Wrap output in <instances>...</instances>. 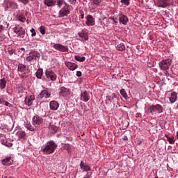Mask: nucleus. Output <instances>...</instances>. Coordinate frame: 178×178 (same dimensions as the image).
<instances>
[{"instance_id":"obj_55","label":"nucleus","mask_w":178,"mask_h":178,"mask_svg":"<svg viewBox=\"0 0 178 178\" xmlns=\"http://www.w3.org/2000/svg\"><path fill=\"white\" fill-rule=\"evenodd\" d=\"M5 40V36L3 34H0V41H3Z\"/></svg>"},{"instance_id":"obj_4","label":"nucleus","mask_w":178,"mask_h":178,"mask_svg":"<svg viewBox=\"0 0 178 178\" xmlns=\"http://www.w3.org/2000/svg\"><path fill=\"white\" fill-rule=\"evenodd\" d=\"M147 112L151 115L162 113L163 112V107L161 104L151 105L147 108Z\"/></svg>"},{"instance_id":"obj_56","label":"nucleus","mask_w":178,"mask_h":178,"mask_svg":"<svg viewBox=\"0 0 178 178\" xmlns=\"http://www.w3.org/2000/svg\"><path fill=\"white\" fill-rule=\"evenodd\" d=\"M136 118H141V113H137L136 114Z\"/></svg>"},{"instance_id":"obj_36","label":"nucleus","mask_w":178,"mask_h":178,"mask_svg":"<svg viewBox=\"0 0 178 178\" xmlns=\"http://www.w3.org/2000/svg\"><path fill=\"white\" fill-rule=\"evenodd\" d=\"M25 127H26V129L28 130H29L30 131H34L35 129H34V126L31 125V123L27 122H25Z\"/></svg>"},{"instance_id":"obj_13","label":"nucleus","mask_w":178,"mask_h":178,"mask_svg":"<svg viewBox=\"0 0 178 178\" xmlns=\"http://www.w3.org/2000/svg\"><path fill=\"white\" fill-rule=\"evenodd\" d=\"M42 123H44V119L40 115L35 114L32 118V124H33V126H40V124H42Z\"/></svg>"},{"instance_id":"obj_19","label":"nucleus","mask_w":178,"mask_h":178,"mask_svg":"<svg viewBox=\"0 0 178 178\" xmlns=\"http://www.w3.org/2000/svg\"><path fill=\"white\" fill-rule=\"evenodd\" d=\"M80 97L81 101H83V102H88V101H90V95L87 90L81 92Z\"/></svg>"},{"instance_id":"obj_29","label":"nucleus","mask_w":178,"mask_h":178,"mask_svg":"<svg viewBox=\"0 0 178 178\" xmlns=\"http://www.w3.org/2000/svg\"><path fill=\"white\" fill-rule=\"evenodd\" d=\"M44 5L51 8V6H55L56 5V0H44Z\"/></svg>"},{"instance_id":"obj_45","label":"nucleus","mask_w":178,"mask_h":178,"mask_svg":"<svg viewBox=\"0 0 178 178\" xmlns=\"http://www.w3.org/2000/svg\"><path fill=\"white\" fill-rule=\"evenodd\" d=\"M90 1H92L94 5L99 6V5H101V3L102 2V0H90Z\"/></svg>"},{"instance_id":"obj_48","label":"nucleus","mask_w":178,"mask_h":178,"mask_svg":"<svg viewBox=\"0 0 178 178\" xmlns=\"http://www.w3.org/2000/svg\"><path fill=\"white\" fill-rule=\"evenodd\" d=\"M121 3H124L126 6H129L130 5V0H121Z\"/></svg>"},{"instance_id":"obj_21","label":"nucleus","mask_w":178,"mask_h":178,"mask_svg":"<svg viewBox=\"0 0 178 178\" xmlns=\"http://www.w3.org/2000/svg\"><path fill=\"white\" fill-rule=\"evenodd\" d=\"M1 163L3 166H10V165H13V159L12 157L8 156L1 161Z\"/></svg>"},{"instance_id":"obj_44","label":"nucleus","mask_w":178,"mask_h":178,"mask_svg":"<svg viewBox=\"0 0 178 178\" xmlns=\"http://www.w3.org/2000/svg\"><path fill=\"white\" fill-rule=\"evenodd\" d=\"M2 144H3V145H5L6 147H10L13 145V143H9L7 140H3L2 142Z\"/></svg>"},{"instance_id":"obj_11","label":"nucleus","mask_w":178,"mask_h":178,"mask_svg":"<svg viewBox=\"0 0 178 178\" xmlns=\"http://www.w3.org/2000/svg\"><path fill=\"white\" fill-rule=\"evenodd\" d=\"M53 48L59 52H69V47L63 46L60 43H56L53 45Z\"/></svg>"},{"instance_id":"obj_47","label":"nucleus","mask_w":178,"mask_h":178,"mask_svg":"<svg viewBox=\"0 0 178 178\" xmlns=\"http://www.w3.org/2000/svg\"><path fill=\"white\" fill-rule=\"evenodd\" d=\"M18 94H23L24 92L23 90V85H19L17 88Z\"/></svg>"},{"instance_id":"obj_1","label":"nucleus","mask_w":178,"mask_h":178,"mask_svg":"<svg viewBox=\"0 0 178 178\" xmlns=\"http://www.w3.org/2000/svg\"><path fill=\"white\" fill-rule=\"evenodd\" d=\"M58 148V145L54 140L47 141L41 149L43 155H51Z\"/></svg>"},{"instance_id":"obj_15","label":"nucleus","mask_w":178,"mask_h":178,"mask_svg":"<svg viewBox=\"0 0 178 178\" xmlns=\"http://www.w3.org/2000/svg\"><path fill=\"white\" fill-rule=\"evenodd\" d=\"M17 71L23 74H29V67L24 64H19L17 66Z\"/></svg>"},{"instance_id":"obj_14","label":"nucleus","mask_w":178,"mask_h":178,"mask_svg":"<svg viewBox=\"0 0 178 178\" xmlns=\"http://www.w3.org/2000/svg\"><path fill=\"white\" fill-rule=\"evenodd\" d=\"M70 94V89L62 86L58 89V95L59 97H67Z\"/></svg>"},{"instance_id":"obj_6","label":"nucleus","mask_w":178,"mask_h":178,"mask_svg":"<svg viewBox=\"0 0 178 178\" xmlns=\"http://www.w3.org/2000/svg\"><path fill=\"white\" fill-rule=\"evenodd\" d=\"M70 14V6L67 3H65V6L60 10L58 13L59 17H67L68 15Z\"/></svg>"},{"instance_id":"obj_18","label":"nucleus","mask_w":178,"mask_h":178,"mask_svg":"<svg viewBox=\"0 0 178 178\" xmlns=\"http://www.w3.org/2000/svg\"><path fill=\"white\" fill-rule=\"evenodd\" d=\"M170 5V0H158L157 6L158 8H167Z\"/></svg>"},{"instance_id":"obj_35","label":"nucleus","mask_w":178,"mask_h":178,"mask_svg":"<svg viewBox=\"0 0 178 178\" xmlns=\"http://www.w3.org/2000/svg\"><path fill=\"white\" fill-rule=\"evenodd\" d=\"M115 48L117 51H126V46L124 45V43H120L117 44Z\"/></svg>"},{"instance_id":"obj_57","label":"nucleus","mask_w":178,"mask_h":178,"mask_svg":"<svg viewBox=\"0 0 178 178\" xmlns=\"http://www.w3.org/2000/svg\"><path fill=\"white\" fill-rule=\"evenodd\" d=\"M164 72H165V76H168V70H164Z\"/></svg>"},{"instance_id":"obj_24","label":"nucleus","mask_w":178,"mask_h":178,"mask_svg":"<svg viewBox=\"0 0 178 178\" xmlns=\"http://www.w3.org/2000/svg\"><path fill=\"white\" fill-rule=\"evenodd\" d=\"M116 98V95L115 93H112L111 95H107L106 97L105 103L106 105H109Z\"/></svg>"},{"instance_id":"obj_17","label":"nucleus","mask_w":178,"mask_h":178,"mask_svg":"<svg viewBox=\"0 0 178 178\" xmlns=\"http://www.w3.org/2000/svg\"><path fill=\"white\" fill-rule=\"evenodd\" d=\"M79 166L83 172H87L88 173L91 170V166L84 161H81Z\"/></svg>"},{"instance_id":"obj_32","label":"nucleus","mask_w":178,"mask_h":178,"mask_svg":"<svg viewBox=\"0 0 178 178\" xmlns=\"http://www.w3.org/2000/svg\"><path fill=\"white\" fill-rule=\"evenodd\" d=\"M49 129L51 134H55V133H58V131L59 130V128L56 127V125H50Z\"/></svg>"},{"instance_id":"obj_59","label":"nucleus","mask_w":178,"mask_h":178,"mask_svg":"<svg viewBox=\"0 0 178 178\" xmlns=\"http://www.w3.org/2000/svg\"><path fill=\"white\" fill-rule=\"evenodd\" d=\"M124 140H127V136H126V138H124Z\"/></svg>"},{"instance_id":"obj_5","label":"nucleus","mask_w":178,"mask_h":178,"mask_svg":"<svg viewBox=\"0 0 178 178\" xmlns=\"http://www.w3.org/2000/svg\"><path fill=\"white\" fill-rule=\"evenodd\" d=\"M172 65V59L170 58H166L161 60L159 63V66L161 69V70H169V68L170 67V65Z\"/></svg>"},{"instance_id":"obj_60","label":"nucleus","mask_w":178,"mask_h":178,"mask_svg":"<svg viewBox=\"0 0 178 178\" xmlns=\"http://www.w3.org/2000/svg\"><path fill=\"white\" fill-rule=\"evenodd\" d=\"M177 109H178V105L177 106Z\"/></svg>"},{"instance_id":"obj_33","label":"nucleus","mask_w":178,"mask_h":178,"mask_svg":"<svg viewBox=\"0 0 178 178\" xmlns=\"http://www.w3.org/2000/svg\"><path fill=\"white\" fill-rule=\"evenodd\" d=\"M17 20H19V22L24 23V22H26V15H24V13H21L19 15L17 16Z\"/></svg>"},{"instance_id":"obj_34","label":"nucleus","mask_w":178,"mask_h":178,"mask_svg":"<svg viewBox=\"0 0 178 178\" xmlns=\"http://www.w3.org/2000/svg\"><path fill=\"white\" fill-rule=\"evenodd\" d=\"M8 27H9V24L5 21H3L2 24H0V33H2L5 29H8Z\"/></svg>"},{"instance_id":"obj_28","label":"nucleus","mask_w":178,"mask_h":178,"mask_svg":"<svg viewBox=\"0 0 178 178\" xmlns=\"http://www.w3.org/2000/svg\"><path fill=\"white\" fill-rule=\"evenodd\" d=\"M97 8H98V6L94 4L92 1L88 3V9L91 13H95Z\"/></svg>"},{"instance_id":"obj_51","label":"nucleus","mask_w":178,"mask_h":178,"mask_svg":"<svg viewBox=\"0 0 178 178\" xmlns=\"http://www.w3.org/2000/svg\"><path fill=\"white\" fill-rule=\"evenodd\" d=\"M18 1L23 3V5H27L29 2V0H18Z\"/></svg>"},{"instance_id":"obj_31","label":"nucleus","mask_w":178,"mask_h":178,"mask_svg":"<svg viewBox=\"0 0 178 178\" xmlns=\"http://www.w3.org/2000/svg\"><path fill=\"white\" fill-rule=\"evenodd\" d=\"M44 74V70L42 68H38L35 72V76L37 79H42V75Z\"/></svg>"},{"instance_id":"obj_42","label":"nucleus","mask_w":178,"mask_h":178,"mask_svg":"<svg viewBox=\"0 0 178 178\" xmlns=\"http://www.w3.org/2000/svg\"><path fill=\"white\" fill-rule=\"evenodd\" d=\"M39 31H40V33L42 34V35H45V33H46L45 26H41L39 28Z\"/></svg>"},{"instance_id":"obj_30","label":"nucleus","mask_w":178,"mask_h":178,"mask_svg":"<svg viewBox=\"0 0 178 178\" xmlns=\"http://www.w3.org/2000/svg\"><path fill=\"white\" fill-rule=\"evenodd\" d=\"M6 78L0 79V91H3L6 88Z\"/></svg>"},{"instance_id":"obj_43","label":"nucleus","mask_w":178,"mask_h":178,"mask_svg":"<svg viewBox=\"0 0 178 178\" xmlns=\"http://www.w3.org/2000/svg\"><path fill=\"white\" fill-rule=\"evenodd\" d=\"M7 51H8V53L10 55V56H12V55H13V54H16V49H10V47H9Z\"/></svg>"},{"instance_id":"obj_50","label":"nucleus","mask_w":178,"mask_h":178,"mask_svg":"<svg viewBox=\"0 0 178 178\" xmlns=\"http://www.w3.org/2000/svg\"><path fill=\"white\" fill-rule=\"evenodd\" d=\"M79 19H84V11L83 10H79Z\"/></svg>"},{"instance_id":"obj_61","label":"nucleus","mask_w":178,"mask_h":178,"mask_svg":"<svg viewBox=\"0 0 178 178\" xmlns=\"http://www.w3.org/2000/svg\"><path fill=\"white\" fill-rule=\"evenodd\" d=\"M4 178H8V177H5Z\"/></svg>"},{"instance_id":"obj_53","label":"nucleus","mask_w":178,"mask_h":178,"mask_svg":"<svg viewBox=\"0 0 178 178\" xmlns=\"http://www.w3.org/2000/svg\"><path fill=\"white\" fill-rule=\"evenodd\" d=\"M81 74H82L81 71H77L76 76H77V77H81Z\"/></svg>"},{"instance_id":"obj_39","label":"nucleus","mask_w":178,"mask_h":178,"mask_svg":"<svg viewBox=\"0 0 178 178\" xmlns=\"http://www.w3.org/2000/svg\"><path fill=\"white\" fill-rule=\"evenodd\" d=\"M65 5V0H56V5H57L58 8H62V5Z\"/></svg>"},{"instance_id":"obj_52","label":"nucleus","mask_w":178,"mask_h":178,"mask_svg":"<svg viewBox=\"0 0 178 178\" xmlns=\"http://www.w3.org/2000/svg\"><path fill=\"white\" fill-rule=\"evenodd\" d=\"M68 2H70L71 5H74L76 4V0H68Z\"/></svg>"},{"instance_id":"obj_40","label":"nucleus","mask_w":178,"mask_h":178,"mask_svg":"<svg viewBox=\"0 0 178 178\" xmlns=\"http://www.w3.org/2000/svg\"><path fill=\"white\" fill-rule=\"evenodd\" d=\"M109 20H112L113 22V23L118 24L119 22V18H118V14L115 16L113 17H110Z\"/></svg>"},{"instance_id":"obj_2","label":"nucleus","mask_w":178,"mask_h":178,"mask_svg":"<svg viewBox=\"0 0 178 178\" xmlns=\"http://www.w3.org/2000/svg\"><path fill=\"white\" fill-rule=\"evenodd\" d=\"M41 58V54L37 50H31L29 51V55L26 57V62H35L37 59Z\"/></svg>"},{"instance_id":"obj_10","label":"nucleus","mask_w":178,"mask_h":178,"mask_svg":"<svg viewBox=\"0 0 178 178\" xmlns=\"http://www.w3.org/2000/svg\"><path fill=\"white\" fill-rule=\"evenodd\" d=\"M99 24L102 26L103 29H106L107 27H109V24H111V22L109 21V18L102 16L99 19Z\"/></svg>"},{"instance_id":"obj_49","label":"nucleus","mask_w":178,"mask_h":178,"mask_svg":"<svg viewBox=\"0 0 178 178\" xmlns=\"http://www.w3.org/2000/svg\"><path fill=\"white\" fill-rule=\"evenodd\" d=\"M31 37H35V35H37V33L35 32V29L34 28H32L31 29Z\"/></svg>"},{"instance_id":"obj_3","label":"nucleus","mask_w":178,"mask_h":178,"mask_svg":"<svg viewBox=\"0 0 178 178\" xmlns=\"http://www.w3.org/2000/svg\"><path fill=\"white\" fill-rule=\"evenodd\" d=\"M17 3H15L14 1H4L3 3V8L5 10V12H8V10H16L18 8ZM10 9V10H9Z\"/></svg>"},{"instance_id":"obj_54","label":"nucleus","mask_w":178,"mask_h":178,"mask_svg":"<svg viewBox=\"0 0 178 178\" xmlns=\"http://www.w3.org/2000/svg\"><path fill=\"white\" fill-rule=\"evenodd\" d=\"M19 51H22V55H24V54H26V49H24V47H21L19 49Z\"/></svg>"},{"instance_id":"obj_12","label":"nucleus","mask_w":178,"mask_h":178,"mask_svg":"<svg viewBox=\"0 0 178 178\" xmlns=\"http://www.w3.org/2000/svg\"><path fill=\"white\" fill-rule=\"evenodd\" d=\"M51 94L49 89L44 88V89L40 92L38 97L40 99H42V98H46V99H47V98H51Z\"/></svg>"},{"instance_id":"obj_37","label":"nucleus","mask_w":178,"mask_h":178,"mask_svg":"<svg viewBox=\"0 0 178 178\" xmlns=\"http://www.w3.org/2000/svg\"><path fill=\"white\" fill-rule=\"evenodd\" d=\"M120 94L122 95V97H123V98H124V99H127V98H129V96L127 95V92L124 88L120 90Z\"/></svg>"},{"instance_id":"obj_22","label":"nucleus","mask_w":178,"mask_h":178,"mask_svg":"<svg viewBox=\"0 0 178 178\" xmlns=\"http://www.w3.org/2000/svg\"><path fill=\"white\" fill-rule=\"evenodd\" d=\"M78 35L80 38H82L83 41H87V40H88V33L84 29H82L81 31L79 32Z\"/></svg>"},{"instance_id":"obj_25","label":"nucleus","mask_w":178,"mask_h":178,"mask_svg":"<svg viewBox=\"0 0 178 178\" xmlns=\"http://www.w3.org/2000/svg\"><path fill=\"white\" fill-rule=\"evenodd\" d=\"M49 108L51 111H58V108H59V103L55 100H53L49 103Z\"/></svg>"},{"instance_id":"obj_20","label":"nucleus","mask_w":178,"mask_h":178,"mask_svg":"<svg viewBox=\"0 0 178 178\" xmlns=\"http://www.w3.org/2000/svg\"><path fill=\"white\" fill-rule=\"evenodd\" d=\"M86 24L88 26H94L95 24V18L91 15H88L86 17Z\"/></svg>"},{"instance_id":"obj_23","label":"nucleus","mask_w":178,"mask_h":178,"mask_svg":"<svg viewBox=\"0 0 178 178\" xmlns=\"http://www.w3.org/2000/svg\"><path fill=\"white\" fill-rule=\"evenodd\" d=\"M65 65L68 67L69 70H72V72L79 67V65L69 61L65 63Z\"/></svg>"},{"instance_id":"obj_27","label":"nucleus","mask_w":178,"mask_h":178,"mask_svg":"<svg viewBox=\"0 0 178 178\" xmlns=\"http://www.w3.org/2000/svg\"><path fill=\"white\" fill-rule=\"evenodd\" d=\"M177 93L176 92H172L169 97V101L170 104H175L177 101Z\"/></svg>"},{"instance_id":"obj_26","label":"nucleus","mask_w":178,"mask_h":178,"mask_svg":"<svg viewBox=\"0 0 178 178\" xmlns=\"http://www.w3.org/2000/svg\"><path fill=\"white\" fill-rule=\"evenodd\" d=\"M0 105H5V106H8V108H12V106H13V105L12 104H10V103H9V102L6 101L5 97H3V95H2L0 97Z\"/></svg>"},{"instance_id":"obj_7","label":"nucleus","mask_w":178,"mask_h":178,"mask_svg":"<svg viewBox=\"0 0 178 178\" xmlns=\"http://www.w3.org/2000/svg\"><path fill=\"white\" fill-rule=\"evenodd\" d=\"M117 17L118 19V23L120 24H123L124 26H126L127 23H129V17L127 15H124V13H122V11H119V13L117 14Z\"/></svg>"},{"instance_id":"obj_41","label":"nucleus","mask_w":178,"mask_h":178,"mask_svg":"<svg viewBox=\"0 0 178 178\" xmlns=\"http://www.w3.org/2000/svg\"><path fill=\"white\" fill-rule=\"evenodd\" d=\"M26 131H21L19 133L17 134L18 138H26Z\"/></svg>"},{"instance_id":"obj_9","label":"nucleus","mask_w":178,"mask_h":178,"mask_svg":"<svg viewBox=\"0 0 178 178\" xmlns=\"http://www.w3.org/2000/svg\"><path fill=\"white\" fill-rule=\"evenodd\" d=\"M13 31L19 37H22L26 34V30L23 29L20 25L16 24L14 28H13Z\"/></svg>"},{"instance_id":"obj_46","label":"nucleus","mask_w":178,"mask_h":178,"mask_svg":"<svg viewBox=\"0 0 178 178\" xmlns=\"http://www.w3.org/2000/svg\"><path fill=\"white\" fill-rule=\"evenodd\" d=\"M167 141H168L170 144H175V142L176 140H175V138L173 137L171 138V137L167 136Z\"/></svg>"},{"instance_id":"obj_16","label":"nucleus","mask_w":178,"mask_h":178,"mask_svg":"<svg viewBox=\"0 0 178 178\" xmlns=\"http://www.w3.org/2000/svg\"><path fill=\"white\" fill-rule=\"evenodd\" d=\"M35 99V96L34 95L26 96L24 99V104L27 106H31L33 105V102Z\"/></svg>"},{"instance_id":"obj_38","label":"nucleus","mask_w":178,"mask_h":178,"mask_svg":"<svg viewBox=\"0 0 178 178\" xmlns=\"http://www.w3.org/2000/svg\"><path fill=\"white\" fill-rule=\"evenodd\" d=\"M74 59L78 62H84L86 60V57L77 55L74 56Z\"/></svg>"},{"instance_id":"obj_8","label":"nucleus","mask_w":178,"mask_h":178,"mask_svg":"<svg viewBox=\"0 0 178 178\" xmlns=\"http://www.w3.org/2000/svg\"><path fill=\"white\" fill-rule=\"evenodd\" d=\"M45 76L50 81H55L58 77L55 72L49 69L45 70Z\"/></svg>"},{"instance_id":"obj_58","label":"nucleus","mask_w":178,"mask_h":178,"mask_svg":"<svg viewBox=\"0 0 178 178\" xmlns=\"http://www.w3.org/2000/svg\"><path fill=\"white\" fill-rule=\"evenodd\" d=\"M176 137H177V140H178V131H177Z\"/></svg>"}]
</instances>
